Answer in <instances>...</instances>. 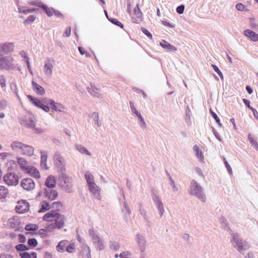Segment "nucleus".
I'll list each match as a JSON object with an SVG mask.
<instances>
[{"mask_svg": "<svg viewBox=\"0 0 258 258\" xmlns=\"http://www.w3.org/2000/svg\"><path fill=\"white\" fill-rule=\"evenodd\" d=\"M109 246L111 249L117 250L119 248L120 245L118 242L110 241Z\"/></svg>", "mask_w": 258, "mask_h": 258, "instance_id": "nucleus-42", "label": "nucleus"}, {"mask_svg": "<svg viewBox=\"0 0 258 258\" xmlns=\"http://www.w3.org/2000/svg\"><path fill=\"white\" fill-rule=\"evenodd\" d=\"M91 117L93 118L95 123L97 124L98 127L101 125V123L99 121V114L97 112H93L91 115Z\"/></svg>", "mask_w": 258, "mask_h": 258, "instance_id": "nucleus-38", "label": "nucleus"}, {"mask_svg": "<svg viewBox=\"0 0 258 258\" xmlns=\"http://www.w3.org/2000/svg\"><path fill=\"white\" fill-rule=\"evenodd\" d=\"M4 181L9 185L16 184V174L14 172H9L4 176Z\"/></svg>", "mask_w": 258, "mask_h": 258, "instance_id": "nucleus-18", "label": "nucleus"}, {"mask_svg": "<svg viewBox=\"0 0 258 258\" xmlns=\"http://www.w3.org/2000/svg\"><path fill=\"white\" fill-rule=\"evenodd\" d=\"M33 147L21 142H17V153L31 156L34 154Z\"/></svg>", "mask_w": 258, "mask_h": 258, "instance_id": "nucleus-6", "label": "nucleus"}, {"mask_svg": "<svg viewBox=\"0 0 258 258\" xmlns=\"http://www.w3.org/2000/svg\"><path fill=\"white\" fill-rule=\"evenodd\" d=\"M57 225L54 223H51L47 226L48 230L51 231L52 229L57 228Z\"/></svg>", "mask_w": 258, "mask_h": 258, "instance_id": "nucleus-64", "label": "nucleus"}, {"mask_svg": "<svg viewBox=\"0 0 258 258\" xmlns=\"http://www.w3.org/2000/svg\"><path fill=\"white\" fill-rule=\"evenodd\" d=\"M32 4L41 7L42 8V9L45 11V13L49 17H50L53 15L54 10L52 8H48L46 5H44L43 3L41 2H38L37 3H33Z\"/></svg>", "mask_w": 258, "mask_h": 258, "instance_id": "nucleus-26", "label": "nucleus"}, {"mask_svg": "<svg viewBox=\"0 0 258 258\" xmlns=\"http://www.w3.org/2000/svg\"><path fill=\"white\" fill-rule=\"evenodd\" d=\"M88 92L94 98L101 99L103 95L101 93V88L100 86L95 84H90V86L87 88Z\"/></svg>", "mask_w": 258, "mask_h": 258, "instance_id": "nucleus-11", "label": "nucleus"}, {"mask_svg": "<svg viewBox=\"0 0 258 258\" xmlns=\"http://www.w3.org/2000/svg\"><path fill=\"white\" fill-rule=\"evenodd\" d=\"M248 139L251 145L255 148L257 150H258V144L257 142L254 140L251 135L249 134L248 136Z\"/></svg>", "mask_w": 258, "mask_h": 258, "instance_id": "nucleus-40", "label": "nucleus"}, {"mask_svg": "<svg viewBox=\"0 0 258 258\" xmlns=\"http://www.w3.org/2000/svg\"><path fill=\"white\" fill-rule=\"evenodd\" d=\"M89 234L91 237L93 243L98 250H102L105 248V243L103 240L100 238L97 230L91 228L89 230Z\"/></svg>", "mask_w": 258, "mask_h": 258, "instance_id": "nucleus-4", "label": "nucleus"}, {"mask_svg": "<svg viewBox=\"0 0 258 258\" xmlns=\"http://www.w3.org/2000/svg\"><path fill=\"white\" fill-rule=\"evenodd\" d=\"M55 64V61L53 58H48L45 61L43 71L47 77H51L52 75L53 69Z\"/></svg>", "mask_w": 258, "mask_h": 258, "instance_id": "nucleus-9", "label": "nucleus"}, {"mask_svg": "<svg viewBox=\"0 0 258 258\" xmlns=\"http://www.w3.org/2000/svg\"><path fill=\"white\" fill-rule=\"evenodd\" d=\"M15 44L13 42H6L1 44L0 49L5 54L9 53L14 50Z\"/></svg>", "mask_w": 258, "mask_h": 258, "instance_id": "nucleus-15", "label": "nucleus"}, {"mask_svg": "<svg viewBox=\"0 0 258 258\" xmlns=\"http://www.w3.org/2000/svg\"><path fill=\"white\" fill-rule=\"evenodd\" d=\"M60 186L66 192L71 193L73 192V180L72 177L63 174L62 180L60 181Z\"/></svg>", "mask_w": 258, "mask_h": 258, "instance_id": "nucleus-7", "label": "nucleus"}, {"mask_svg": "<svg viewBox=\"0 0 258 258\" xmlns=\"http://www.w3.org/2000/svg\"><path fill=\"white\" fill-rule=\"evenodd\" d=\"M46 104L49 105L51 108L55 111H62L64 109V106L58 102H55L53 100L48 99V102L45 101Z\"/></svg>", "mask_w": 258, "mask_h": 258, "instance_id": "nucleus-14", "label": "nucleus"}, {"mask_svg": "<svg viewBox=\"0 0 258 258\" xmlns=\"http://www.w3.org/2000/svg\"><path fill=\"white\" fill-rule=\"evenodd\" d=\"M160 44L163 48L167 49L170 51L174 52L177 50L176 47L171 45L170 43L164 40H162L160 42Z\"/></svg>", "mask_w": 258, "mask_h": 258, "instance_id": "nucleus-28", "label": "nucleus"}, {"mask_svg": "<svg viewBox=\"0 0 258 258\" xmlns=\"http://www.w3.org/2000/svg\"><path fill=\"white\" fill-rule=\"evenodd\" d=\"M38 229V225L36 224H28L25 227L27 231H36Z\"/></svg>", "mask_w": 258, "mask_h": 258, "instance_id": "nucleus-45", "label": "nucleus"}, {"mask_svg": "<svg viewBox=\"0 0 258 258\" xmlns=\"http://www.w3.org/2000/svg\"><path fill=\"white\" fill-rule=\"evenodd\" d=\"M21 185L25 190L31 191L34 189L35 187V183L31 178H26L21 181Z\"/></svg>", "mask_w": 258, "mask_h": 258, "instance_id": "nucleus-12", "label": "nucleus"}, {"mask_svg": "<svg viewBox=\"0 0 258 258\" xmlns=\"http://www.w3.org/2000/svg\"><path fill=\"white\" fill-rule=\"evenodd\" d=\"M243 103L248 108H249L251 111H253V114H255V112L256 113V110L250 106V101L246 99H243L242 100Z\"/></svg>", "mask_w": 258, "mask_h": 258, "instance_id": "nucleus-51", "label": "nucleus"}, {"mask_svg": "<svg viewBox=\"0 0 258 258\" xmlns=\"http://www.w3.org/2000/svg\"><path fill=\"white\" fill-rule=\"evenodd\" d=\"M25 173L29 174L30 175L36 178H39L40 177V174L39 171L34 167L30 166L28 168Z\"/></svg>", "mask_w": 258, "mask_h": 258, "instance_id": "nucleus-24", "label": "nucleus"}, {"mask_svg": "<svg viewBox=\"0 0 258 258\" xmlns=\"http://www.w3.org/2000/svg\"><path fill=\"white\" fill-rule=\"evenodd\" d=\"M41 109L46 112H48L50 110V107L48 106V105H47L45 103H43Z\"/></svg>", "mask_w": 258, "mask_h": 258, "instance_id": "nucleus-62", "label": "nucleus"}, {"mask_svg": "<svg viewBox=\"0 0 258 258\" xmlns=\"http://www.w3.org/2000/svg\"><path fill=\"white\" fill-rule=\"evenodd\" d=\"M28 244L30 246L35 247L38 243L35 238H30L28 240Z\"/></svg>", "mask_w": 258, "mask_h": 258, "instance_id": "nucleus-49", "label": "nucleus"}, {"mask_svg": "<svg viewBox=\"0 0 258 258\" xmlns=\"http://www.w3.org/2000/svg\"><path fill=\"white\" fill-rule=\"evenodd\" d=\"M29 101L35 106L41 108L43 103H45V101L48 102V99L43 98L42 99H39L37 98L33 97L31 95H28L27 96Z\"/></svg>", "mask_w": 258, "mask_h": 258, "instance_id": "nucleus-19", "label": "nucleus"}, {"mask_svg": "<svg viewBox=\"0 0 258 258\" xmlns=\"http://www.w3.org/2000/svg\"><path fill=\"white\" fill-rule=\"evenodd\" d=\"M153 201L156 206L160 217H162L165 212L163 203L160 197L155 193L152 194Z\"/></svg>", "mask_w": 258, "mask_h": 258, "instance_id": "nucleus-10", "label": "nucleus"}, {"mask_svg": "<svg viewBox=\"0 0 258 258\" xmlns=\"http://www.w3.org/2000/svg\"><path fill=\"white\" fill-rule=\"evenodd\" d=\"M29 246L23 244H20L17 245V250L18 251H25L27 250H29Z\"/></svg>", "mask_w": 258, "mask_h": 258, "instance_id": "nucleus-52", "label": "nucleus"}, {"mask_svg": "<svg viewBox=\"0 0 258 258\" xmlns=\"http://www.w3.org/2000/svg\"><path fill=\"white\" fill-rule=\"evenodd\" d=\"M65 218L64 216L58 213L54 220V223L57 226V229L62 228L64 225Z\"/></svg>", "mask_w": 258, "mask_h": 258, "instance_id": "nucleus-21", "label": "nucleus"}, {"mask_svg": "<svg viewBox=\"0 0 258 258\" xmlns=\"http://www.w3.org/2000/svg\"><path fill=\"white\" fill-rule=\"evenodd\" d=\"M45 185L49 188H52L55 186L56 179L52 175H49L45 181Z\"/></svg>", "mask_w": 258, "mask_h": 258, "instance_id": "nucleus-27", "label": "nucleus"}, {"mask_svg": "<svg viewBox=\"0 0 258 258\" xmlns=\"http://www.w3.org/2000/svg\"><path fill=\"white\" fill-rule=\"evenodd\" d=\"M8 225L12 229H15L16 226V220L15 217L10 218L8 220Z\"/></svg>", "mask_w": 258, "mask_h": 258, "instance_id": "nucleus-41", "label": "nucleus"}, {"mask_svg": "<svg viewBox=\"0 0 258 258\" xmlns=\"http://www.w3.org/2000/svg\"><path fill=\"white\" fill-rule=\"evenodd\" d=\"M20 255L21 258H29L30 256V254L28 252L24 251L20 253Z\"/></svg>", "mask_w": 258, "mask_h": 258, "instance_id": "nucleus-63", "label": "nucleus"}, {"mask_svg": "<svg viewBox=\"0 0 258 258\" xmlns=\"http://www.w3.org/2000/svg\"><path fill=\"white\" fill-rule=\"evenodd\" d=\"M15 55L4 56L0 55V69L11 70L15 68Z\"/></svg>", "mask_w": 258, "mask_h": 258, "instance_id": "nucleus-3", "label": "nucleus"}, {"mask_svg": "<svg viewBox=\"0 0 258 258\" xmlns=\"http://www.w3.org/2000/svg\"><path fill=\"white\" fill-rule=\"evenodd\" d=\"M19 55L21 56L22 58L25 60V62H28L29 61V58L27 55V53L24 50H21L19 52Z\"/></svg>", "mask_w": 258, "mask_h": 258, "instance_id": "nucleus-48", "label": "nucleus"}, {"mask_svg": "<svg viewBox=\"0 0 258 258\" xmlns=\"http://www.w3.org/2000/svg\"><path fill=\"white\" fill-rule=\"evenodd\" d=\"M223 161H224L225 167H226V168L228 173L230 174H232V169H231L230 166L228 164V162L226 161L225 158H224Z\"/></svg>", "mask_w": 258, "mask_h": 258, "instance_id": "nucleus-56", "label": "nucleus"}, {"mask_svg": "<svg viewBox=\"0 0 258 258\" xmlns=\"http://www.w3.org/2000/svg\"><path fill=\"white\" fill-rule=\"evenodd\" d=\"M83 258H91V250L87 244L81 246Z\"/></svg>", "mask_w": 258, "mask_h": 258, "instance_id": "nucleus-30", "label": "nucleus"}, {"mask_svg": "<svg viewBox=\"0 0 258 258\" xmlns=\"http://www.w3.org/2000/svg\"><path fill=\"white\" fill-rule=\"evenodd\" d=\"M88 188L89 191L93 195L94 198L98 200H100L101 199V189L96 183L88 185Z\"/></svg>", "mask_w": 258, "mask_h": 258, "instance_id": "nucleus-17", "label": "nucleus"}, {"mask_svg": "<svg viewBox=\"0 0 258 258\" xmlns=\"http://www.w3.org/2000/svg\"><path fill=\"white\" fill-rule=\"evenodd\" d=\"M32 87L34 92L37 95L42 96L44 95L45 93L44 88L34 81H32Z\"/></svg>", "mask_w": 258, "mask_h": 258, "instance_id": "nucleus-20", "label": "nucleus"}, {"mask_svg": "<svg viewBox=\"0 0 258 258\" xmlns=\"http://www.w3.org/2000/svg\"><path fill=\"white\" fill-rule=\"evenodd\" d=\"M195 170L196 172L199 176H200L201 177H204V175L203 174V171H202V169L200 168H199L198 167H195Z\"/></svg>", "mask_w": 258, "mask_h": 258, "instance_id": "nucleus-59", "label": "nucleus"}, {"mask_svg": "<svg viewBox=\"0 0 258 258\" xmlns=\"http://www.w3.org/2000/svg\"><path fill=\"white\" fill-rule=\"evenodd\" d=\"M62 207V204L60 202H53L52 204V207L53 208H59Z\"/></svg>", "mask_w": 258, "mask_h": 258, "instance_id": "nucleus-61", "label": "nucleus"}, {"mask_svg": "<svg viewBox=\"0 0 258 258\" xmlns=\"http://www.w3.org/2000/svg\"><path fill=\"white\" fill-rule=\"evenodd\" d=\"M134 13L138 17H139L141 15L142 13L140 11L138 5L135 8Z\"/></svg>", "mask_w": 258, "mask_h": 258, "instance_id": "nucleus-57", "label": "nucleus"}, {"mask_svg": "<svg viewBox=\"0 0 258 258\" xmlns=\"http://www.w3.org/2000/svg\"><path fill=\"white\" fill-rule=\"evenodd\" d=\"M36 19V16L34 15H30L28 16L27 19L24 22V24H28L30 23L33 22Z\"/></svg>", "mask_w": 258, "mask_h": 258, "instance_id": "nucleus-50", "label": "nucleus"}, {"mask_svg": "<svg viewBox=\"0 0 258 258\" xmlns=\"http://www.w3.org/2000/svg\"><path fill=\"white\" fill-rule=\"evenodd\" d=\"M122 212L124 213V216L125 221H127L128 217L131 214V210L126 201H124V209L122 210Z\"/></svg>", "mask_w": 258, "mask_h": 258, "instance_id": "nucleus-34", "label": "nucleus"}, {"mask_svg": "<svg viewBox=\"0 0 258 258\" xmlns=\"http://www.w3.org/2000/svg\"><path fill=\"white\" fill-rule=\"evenodd\" d=\"M30 205L26 200H21L17 202V213L23 214L29 210Z\"/></svg>", "mask_w": 258, "mask_h": 258, "instance_id": "nucleus-13", "label": "nucleus"}, {"mask_svg": "<svg viewBox=\"0 0 258 258\" xmlns=\"http://www.w3.org/2000/svg\"><path fill=\"white\" fill-rule=\"evenodd\" d=\"M193 150L195 152L196 155L199 159L200 161L203 162L204 160V156L202 152L199 149L198 146L197 145H194L193 147Z\"/></svg>", "mask_w": 258, "mask_h": 258, "instance_id": "nucleus-32", "label": "nucleus"}, {"mask_svg": "<svg viewBox=\"0 0 258 258\" xmlns=\"http://www.w3.org/2000/svg\"><path fill=\"white\" fill-rule=\"evenodd\" d=\"M138 117V119L140 120V126L142 128H147V125L146 123L145 122L143 117L142 116L141 114H138L137 116Z\"/></svg>", "mask_w": 258, "mask_h": 258, "instance_id": "nucleus-44", "label": "nucleus"}, {"mask_svg": "<svg viewBox=\"0 0 258 258\" xmlns=\"http://www.w3.org/2000/svg\"><path fill=\"white\" fill-rule=\"evenodd\" d=\"M46 197L50 200H55L58 196V192L56 190L51 188L46 189L45 191Z\"/></svg>", "mask_w": 258, "mask_h": 258, "instance_id": "nucleus-22", "label": "nucleus"}, {"mask_svg": "<svg viewBox=\"0 0 258 258\" xmlns=\"http://www.w3.org/2000/svg\"><path fill=\"white\" fill-rule=\"evenodd\" d=\"M184 10V6L180 5L177 7L176 11L179 14H182L183 13Z\"/></svg>", "mask_w": 258, "mask_h": 258, "instance_id": "nucleus-58", "label": "nucleus"}, {"mask_svg": "<svg viewBox=\"0 0 258 258\" xmlns=\"http://www.w3.org/2000/svg\"><path fill=\"white\" fill-rule=\"evenodd\" d=\"M66 251L69 253H73L76 251V245L75 243H72L66 246Z\"/></svg>", "mask_w": 258, "mask_h": 258, "instance_id": "nucleus-39", "label": "nucleus"}, {"mask_svg": "<svg viewBox=\"0 0 258 258\" xmlns=\"http://www.w3.org/2000/svg\"><path fill=\"white\" fill-rule=\"evenodd\" d=\"M68 241L67 240L60 241L56 247L57 251L63 252L64 251V248L67 246Z\"/></svg>", "mask_w": 258, "mask_h": 258, "instance_id": "nucleus-35", "label": "nucleus"}, {"mask_svg": "<svg viewBox=\"0 0 258 258\" xmlns=\"http://www.w3.org/2000/svg\"><path fill=\"white\" fill-rule=\"evenodd\" d=\"M85 178L86 180L88 186L95 183L94 182V177L90 171H88L85 173Z\"/></svg>", "mask_w": 258, "mask_h": 258, "instance_id": "nucleus-31", "label": "nucleus"}, {"mask_svg": "<svg viewBox=\"0 0 258 258\" xmlns=\"http://www.w3.org/2000/svg\"><path fill=\"white\" fill-rule=\"evenodd\" d=\"M244 35L248 37L251 41H257L258 40V34L254 31L247 29L244 31Z\"/></svg>", "mask_w": 258, "mask_h": 258, "instance_id": "nucleus-25", "label": "nucleus"}, {"mask_svg": "<svg viewBox=\"0 0 258 258\" xmlns=\"http://www.w3.org/2000/svg\"><path fill=\"white\" fill-rule=\"evenodd\" d=\"M17 163L19 164L21 169L25 172L28 168L30 167L28 164L27 161L23 158H18L17 157Z\"/></svg>", "mask_w": 258, "mask_h": 258, "instance_id": "nucleus-29", "label": "nucleus"}, {"mask_svg": "<svg viewBox=\"0 0 258 258\" xmlns=\"http://www.w3.org/2000/svg\"><path fill=\"white\" fill-rule=\"evenodd\" d=\"M18 10H19V12L20 13H24V14L31 13H32L35 11L34 9H27L25 7L19 8L18 9Z\"/></svg>", "mask_w": 258, "mask_h": 258, "instance_id": "nucleus-43", "label": "nucleus"}, {"mask_svg": "<svg viewBox=\"0 0 258 258\" xmlns=\"http://www.w3.org/2000/svg\"><path fill=\"white\" fill-rule=\"evenodd\" d=\"M189 193L190 195L196 197L202 202L205 203L207 201V198L204 193L203 188L195 179H192L190 181Z\"/></svg>", "mask_w": 258, "mask_h": 258, "instance_id": "nucleus-2", "label": "nucleus"}, {"mask_svg": "<svg viewBox=\"0 0 258 258\" xmlns=\"http://www.w3.org/2000/svg\"><path fill=\"white\" fill-rule=\"evenodd\" d=\"M53 164L56 168L59 170L63 171L64 170L66 165L63 158L58 152H55L53 156Z\"/></svg>", "mask_w": 258, "mask_h": 258, "instance_id": "nucleus-8", "label": "nucleus"}, {"mask_svg": "<svg viewBox=\"0 0 258 258\" xmlns=\"http://www.w3.org/2000/svg\"><path fill=\"white\" fill-rule=\"evenodd\" d=\"M232 243L234 247L236 248L239 252L248 249L249 247L248 243L240 239L238 234L236 233H232Z\"/></svg>", "mask_w": 258, "mask_h": 258, "instance_id": "nucleus-5", "label": "nucleus"}, {"mask_svg": "<svg viewBox=\"0 0 258 258\" xmlns=\"http://www.w3.org/2000/svg\"><path fill=\"white\" fill-rule=\"evenodd\" d=\"M50 209V205L46 202V201H43L40 204V209L38 211L39 213H43L47 210H48Z\"/></svg>", "mask_w": 258, "mask_h": 258, "instance_id": "nucleus-36", "label": "nucleus"}, {"mask_svg": "<svg viewBox=\"0 0 258 258\" xmlns=\"http://www.w3.org/2000/svg\"><path fill=\"white\" fill-rule=\"evenodd\" d=\"M136 241H137L141 251L143 252L145 250L147 244V241L145 237L143 235L138 233L136 236Z\"/></svg>", "mask_w": 258, "mask_h": 258, "instance_id": "nucleus-16", "label": "nucleus"}, {"mask_svg": "<svg viewBox=\"0 0 258 258\" xmlns=\"http://www.w3.org/2000/svg\"><path fill=\"white\" fill-rule=\"evenodd\" d=\"M210 112L213 116V117L215 119L216 122L218 124L219 126L220 127L222 126V124L220 122V119L219 118L217 115L213 111H212L211 109L210 110Z\"/></svg>", "mask_w": 258, "mask_h": 258, "instance_id": "nucleus-47", "label": "nucleus"}, {"mask_svg": "<svg viewBox=\"0 0 258 258\" xmlns=\"http://www.w3.org/2000/svg\"><path fill=\"white\" fill-rule=\"evenodd\" d=\"M108 20L112 24L119 26L121 28H123V25L121 22L118 21L116 19L108 18Z\"/></svg>", "mask_w": 258, "mask_h": 258, "instance_id": "nucleus-46", "label": "nucleus"}, {"mask_svg": "<svg viewBox=\"0 0 258 258\" xmlns=\"http://www.w3.org/2000/svg\"><path fill=\"white\" fill-rule=\"evenodd\" d=\"M36 118L34 115L31 113H28L25 118H22L20 119V123L27 128L33 129L34 132L36 134H41L44 132V130L42 128L36 127Z\"/></svg>", "mask_w": 258, "mask_h": 258, "instance_id": "nucleus-1", "label": "nucleus"}, {"mask_svg": "<svg viewBox=\"0 0 258 258\" xmlns=\"http://www.w3.org/2000/svg\"><path fill=\"white\" fill-rule=\"evenodd\" d=\"M212 68H213V69L214 70V71L217 73V74L219 75V76H220V78L221 79H223V75L222 74V73H221V72L219 70V69H218V68L215 64H212Z\"/></svg>", "mask_w": 258, "mask_h": 258, "instance_id": "nucleus-55", "label": "nucleus"}, {"mask_svg": "<svg viewBox=\"0 0 258 258\" xmlns=\"http://www.w3.org/2000/svg\"><path fill=\"white\" fill-rule=\"evenodd\" d=\"M130 105L131 107V111L133 112V113L135 114L136 116H137L138 114H140L136 109L134 103L132 101L130 102Z\"/></svg>", "mask_w": 258, "mask_h": 258, "instance_id": "nucleus-53", "label": "nucleus"}, {"mask_svg": "<svg viewBox=\"0 0 258 258\" xmlns=\"http://www.w3.org/2000/svg\"><path fill=\"white\" fill-rule=\"evenodd\" d=\"M57 214L58 213L56 212L55 211H51L47 213L43 216V220L46 221L53 222L54 219L56 217V214Z\"/></svg>", "mask_w": 258, "mask_h": 258, "instance_id": "nucleus-23", "label": "nucleus"}, {"mask_svg": "<svg viewBox=\"0 0 258 258\" xmlns=\"http://www.w3.org/2000/svg\"><path fill=\"white\" fill-rule=\"evenodd\" d=\"M142 32L147 36H148L150 39H152V34L150 33V32L147 30L145 28H142Z\"/></svg>", "mask_w": 258, "mask_h": 258, "instance_id": "nucleus-60", "label": "nucleus"}, {"mask_svg": "<svg viewBox=\"0 0 258 258\" xmlns=\"http://www.w3.org/2000/svg\"><path fill=\"white\" fill-rule=\"evenodd\" d=\"M8 194L7 188L4 186L0 185V199L6 198Z\"/></svg>", "mask_w": 258, "mask_h": 258, "instance_id": "nucleus-37", "label": "nucleus"}, {"mask_svg": "<svg viewBox=\"0 0 258 258\" xmlns=\"http://www.w3.org/2000/svg\"><path fill=\"white\" fill-rule=\"evenodd\" d=\"M76 148L81 154H85L87 155L90 156L91 153L82 145L77 144L76 145Z\"/></svg>", "mask_w": 258, "mask_h": 258, "instance_id": "nucleus-33", "label": "nucleus"}, {"mask_svg": "<svg viewBox=\"0 0 258 258\" xmlns=\"http://www.w3.org/2000/svg\"><path fill=\"white\" fill-rule=\"evenodd\" d=\"M41 161H47V153L45 151H41Z\"/></svg>", "mask_w": 258, "mask_h": 258, "instance_id": "nucleus-54", "label": "nucleus"}]
</instances>
